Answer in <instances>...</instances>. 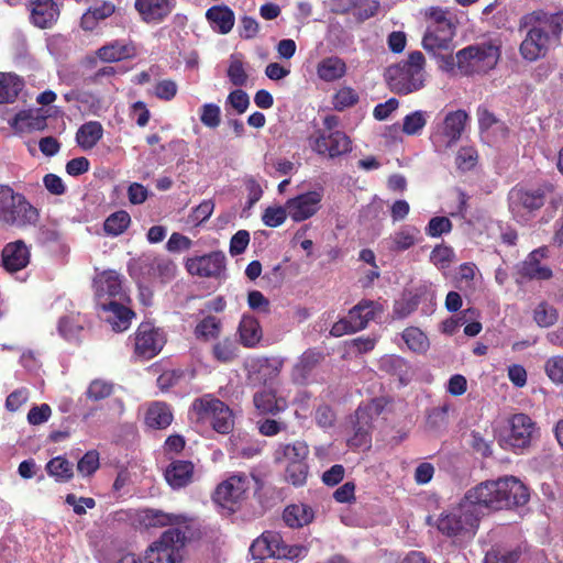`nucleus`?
I'll return each instance as SVG.
<instances>
[{"label": "nucleus", "instance_id": "1", "mask_svg": "<svg viewBox=\"0 0 563 563\" xmlns=\"http://www.w3.org/2000/svg\"><path fill=\"white\" fill-rule=\"evenodd\" d=\"M528 500V488L515 476L486 481L468 490L457 505L441 511L432 525L448 538L471 539L478 529L482 507L498 510Z\"/></svg>", "mask_w": 563, "mask_h": 563}, {"label": "nucleus", "instance_id": "2", "mask_svg": "<svg viewBox=\"0 0 563 563\" xmlns=\"http://www.w3.org/2000/svg\"><path fill=\"white\" fill-rule=\"evenodd\" d=\"M522 25L527 29V33L519 51L523 59L534 62L544 57L560 38L563 15L534 12L525 16Z\"/></svg>", "mask_w": 563, "mask_h": 563}, {"label": "nucleus", "instance_id": "3", "mask_svg": "<svg viewBox=\"0 0 563 563\" xmlns=\"http://www.w3.org/2000/svg\"><path fill=\"white\" fill-rule=\"evenodd\" d=\"M40 220V211L27 198L10 186L0 185V222L24 229L34 227Z\"/></svg>", "mask_w": 563, "mask_h": 563}, {"label": "nucleus", "instance_id": "4", "mask_svg": "<svg viewBox=\"0 0 563 563\" xmlns=\"http://www.w3.org/2000/svg\"><path fill=\"white\" fill-rule=\"evenodd\" d=\"M423 54L415 51L406 60L389 67L386 77L391 90L400 95L420 90L426 81Z\"/></svg>", "mask_w": 563, "mask_h": 563}, {"label": "nucleus", "instance_id": "5", "mask_svg": "<svg viewBox=\"0 0 563 563\" xmlns=\"http://www.w3.org/2000/svg\"><path fill=\"white\" fill-rule=\"evenodd\" d=\"M309 446L305 441L279 443L274 451V461L284 467L285 479L294 486L307 482Z\"/></svg>", "mask_w": 563, "mask_h": 563}, {"label": "nucleus", "instance_id": "6", "mask_svg": "<svg viewBox=\"0 0 563 563\" xmlns=\"http://www.w3.org/2000/svg\"><path fill=\"white\" fill-rule=\"evenodd\" d=\"M185 539V532L180 529H168L143 555L128 553L120 563H177L178 550L184 545Z\"/></svg>", "mask_w": 563, "mask_h": 563}, {"label": "nucleus", "instance_id": "7", "mask_svg": "<svg viewBox=\"0 0 563 563\" xmlns=\"http://www.w3.org/2000/svg\"><path fill=\"white\" fill-rule=\"evenodd\" d=\"M250 552L254 559L262 561L269 558L294 561L305 558L308 550L303 545L287 544L279 532L265 531L253 541Z\"/></svg>", "mask_w": 563, "mask_h": 563}, {"label": "nucleus", "instance_id": "8", "mask_svg": "<svg viewBox=\"0 0 563 563\" xmlns=\"http://www.w3.org/2000/svg\"><path fill=\"white\" fill-rule=\"evenodd\" d=\"M499 55L493 43L470 45L456 53V66L463 75L486 73L496 66Z\"/></svg>", "mask_w": 563, "mask_h": 563}, {"label": "nucleus", "instance_id": "9", "mask_svg": "<svg viewBox=\"0 0 563 563\" xmlns=\"http://www.w3.org/2000/svg\"><path fill=\"white\" fill-rule=\"evenodd\" d=\"M191 410L198 420L209 421L213 430L228 434L233 430L234 418L228 405L212 395H203L191 405Z\"/></svg>", "mask_w": 563, "mask_h": 563}, {"label": "nucleus", "instance_id": "10", "mask_svg": "<svg viewBox=\"0 0 563 563\" xmlns=\"http://www.w3.org/2000/svg\"><path fill=\"white\" fill-rule=\"evenodd\" d=\"M254 477L245 473H234L221 482L213 494V500L220 507L234 511L245 500L253 486Z\"/></svg>", "mask_w": 563, "mask_h": 563}, {"label": "nucleus", "instance_id": "11", "mask_svg": "<svg viewBox=\"0 0 563 563\" xmlns=\"http://www.w3.org/2000/svg\"><path fill=\"white\" fill-rule=\"evenodd\" d=\"M536 424L525 413H516L508 421V429L499 438V444L506 450L522 452L532 441Z\"/></svg>", "mask_w": 563, "mask_h": 563}, {"label": "nucleus", "instance_id": "12", "mask_svg": "<svg viewBox=\"0 0 563 563\" xmlns=\"http://www.w3.org/2000/svg\"><path fill=\"white\" fill-rule=\"evenodd\" d=\"M509 210L520 223H527L532 213L539 210L545 201L544 191L538 189L514 188L508 196Z\"/></svg>", "mask_w": 563, "mask_h": 563}, {"label": "nucleus", "instance_id": "13", "mask_svg": "<svg viewBox=\"0 0 563 563\" xmlns=\"http://www.w3.org/2000/svg\"><path fill=\"white\" fill-rule=\"evenodd\" d=\"M467 119L464 110L452 111L445 115L442 124L431 134V142L437 152H445L460 140Z\"/></svg>", "mask_w": 563, "mask_h": 563}, {"label": "nucleus", "instance_id": "14", "mask_svg": "<svg viewBox=\"0 0 563 563\" xmlns=\"http://www.w3.org/2000/svg\"><path fill=\"white\" fill-rule=\"evenodd\" d=\"M309 147L318 155L330 158L338 157L351 151V140L342 131L312 132L308 136Z\"/></svg>", "mask_w": 563, "mask_h": 563}, {"label": "nucleus", "instance_id": "15", "mask_svg": "<svg viewBox=\"0 0 563 563\" xmlns=\"http://www.w3.org/2000/svg\"><path fill=\"white\" fill-rule=\"evenodd\" d=\"M165 342L163 330L150 322H143L135 332L134 355L142 360H150L162 351Z\"/></svg>", "mask_w": 563, "mask_h": 563}, {"label": "nucleus", "instance_id": "16", "mask_svg": "<svg viewBox=\"0 0 563 563\" xmlns=\"http://www.w3.org/2000/svg\"><path fill=\"white\" fill-rule=\"evenodd\" d=\"M96 305L101 301H124L126 296L122 276L112 269L98 274L93 279Z\"/></svg>", "mask_w": 563, "mask_h": 563}, {"label": "nucleus", "instance_id": "17", "mask_svg": "<svg viewBox=\"0 0 563 563\" xmlns=\"http://www.w3.org/2000/svg\"><path fill=\"white\" fill-rule=\"evenodd\" d=\"M322 189L300 194L286 201L288 217L295 222H301L313 217L321 208Z\"/></svg>", "mask_w": 563, "mask_h": 563}, {"label": "nucleus", "instance_id": "18", "mask_svg": "<svg viewBox=\"0 0 563 563\" xmlns=\"http://www.w3.org/2000/svg\"><path fill=\"white\" fill-rule=\"evenodd\" d=\"M176 264L166 257H146L142 260L141 267H132V274L141 275L143 278L157 279L167 283L175 277Z\"/></svg>", "mask_w": 563, "mask_h": 563}, {"label": "nucleus", "instance_id": "19", "mask_svg": "<svg viewBox=\"0 0 563 563\" xmlns=\"http://www.w3.org/2000/svg\"><path fill=\"white\" fill-rule=\"evenodd\" d=\"M185 267L189 274L199 277H219L225 268V256L212 252L202 256L187 258Z\"/></svg>", "mask_w": 563, "mask_h": 563}, {"label": "nucleus", "instance_id": "20", "mask_svg": "<svg viewBox=\"0 0 563 563\" xmlns=\"http://www.w3.org/2000/svg\"><path fill=\"white\" fill-rule=\"evenodd\" d=\"M176 0H135L134 8L146 24L164 22L176 8Z\"/></svg>", "mask_w": 563, "mask_h": 563}, {"label": "nucleus", "instance_id": "21", "mask_svg": "<svg viewBox=\"0 0 563 563\" xmlns=\"http://www.w3.org/2000/svg\"><path fill=\"white\" fill-rule=\"evenodd\" d=\"M454 35V23H444L443 25H428L426 34L422 38V46L427 52L434 55L440 51H449L452 48Z\"/></svg>", "mask_w": 563, "mask_h": 563}, {"label": "nucleus", "instance_id": "22", "mask_svg": "<svg viewBox=\"0 0 563 563\" xmlns=\"http://www.w3.org/2000/svg\"><path fill=\"white\" fill-rule=\"evenodd\" d=\"M101 319L108 322L115 332H123L131 325L134 312L123 305V301H101L97 305Z\"/></svg>", "mask_w": 563, "mask_h": 563}, {"label": "nucleus", "instance_id": "23", "mask_svg": "<svg viewBox=\"0 0 563 563\" xmlns=\"http://www.w3.org/2000/svg\"><path fill=\"white\" fill-rule=\"evenodd\" d=\"M373 412L378 413L377 407L373 404L360 406L355 411L354 435L347 440L352 448H367L371 439L368 431L373 420Z\"/></svg>", "mask_w": 563, "mask_h": 563}, {"label": "nucleus", "instance_id": "24", "mask_svg": "<svg viewBox=\"0 0 563 563\" xmlns=\"http://www.w3.org/2000/svg\"><path fill=\"white\" fill-rule=\"evenodd\" d=\"M139 522L146 528L172 527L170 529H179V526L186 525L188 517L185 515H176L165 512L159 509L146 508L137 514Z\"/></svg>", "mask_w": 563, "mask_h": 563}, {"label": "nucleus", "instance_id": "25", "mask_svg": "<svg viewBox=\"0 0 563 563\" xmlns=\"http://www.w3.org/2000/svg\"><path fill=\"white\" fill-rule=\"evenodd\" d=\"M30 249L22 241L18 240L8 243L1 253V263L3 268L9 273L19 272L30 263Z\"/></svg>", "mask_w": 563, "mask_h": 563}, {"label": "nucleus", "instance_id": "26", "mask_svg": "<svg viewBox=\"0 0 563 563\" xmlns=\"http://www.w3.org/2000/svg\"><path fill=\"white\" fill-rule=\"evenodd\" d=\"M31 22L40 27H49L56 22L59 9L54 0H33L29 4Z\"/></svg>", "mask_w": 563, "mask_h": 563}, {"label": "nucleus", "instance_id": "27", "mask_svg": "<svg viewBox=\"0 0 563 563\" xmlns=\"http://www.w3.org/2000/svg\"><path fill=\"white\" fill-rule=\"evenodd\" d=\"M420 231L413 225H401L388 238L382 241V245L390 252L400 253L417 244Z\"/></svg>", "mask_w": 563, "mask_h": 563}, {"label": "nucleus", "instance_id": "28", "mask_svg": "<svg viewBox=\"0 0 563 563\" xmlns=\"http://www.w3.org/2000/svg\"><path fill=\"white\" fill-rule=\"evenodd\" d=\"M137 54L136 46L125 40H115L97 51V56L101 62L115 63L135 57Z\"/></svg>", "mask_w": 563, "mask_h": 563}, {"label": "nucleus", "instance_id": "29", "mask_svg": "<svg viewBox=\"0 0 563 563\" xmlns=\"http://www.w3.org/2000/svg\"><path fill=\"white\" fill-rule=\"evenodd\" d=\"M549 249L541 246L533 250L521 265V274L531 279L545 280L551 278L552 271L541 264V260L548 257Z\"/></svg>", "mask_w": 563, "mask_h": 563}, {"label": "nucleus", "instance_id": "30", "mask_svg": "<svg viewBox=\"0 0 563 563\" xmlns=\"http://www.w3.org/2000/svg\"><path fill=\"white\" fill-rule=\"evenodd\" d=\"M384 308L379 301L363 299L349 311V317L354 322V329H365L369 321L375 320Z\"/></svg>", "mask_w": 563, "mask_h": 563}, {"label": "nucleus", "instance_id": "31", "mask_svg": "<svg viewBox=\"0 0 563 563\" xmlns=\"http://www.w3.org/2000/svg\"><path fill=\"white\" fill-rule=\"evenodd\" d=\"M253 402L261 413L277 415L287 408V400L283 396H277L272 388H264L255 393Z\"/></svg>", "mask_w": 563, "mask_h": 563}, {"label": "nucleus", "instance_id": "32", "mask_svg": "<svg viewBox=\"0 0 563 563\" xmlns=\"http://www.w3.org/2000/svg\"><path fill=\"white\" fill-rule=\"evenodd\" d=\"M211 29L219 34H228L234 26V12L227 5H213L206 12Z\"/></svg>", "mask_w": 563, "mask_h": 563}, {"label": "nucleus", "instance_id": "33", "mask_svg": "<svg viewBox=\"0 0 563 563\" xmlns=\"http://www.w3.org/2000/svg\"><path fill=\"white\" fill-rule=\"evenodd\" d=\"M9 123L19 133L41 131L46 128V118L41 115L38 110H22Z\"/></svg>", "mask_w": 563, "mask_h": 563}, {"label": "nucleus", "instance_id": "34", "mask_svg": "<svg viewBox=\"0 0 563 563\" xmlns=\"http://www.w3.org/2000/svg\"><path fill=\"white\" fill-rule=\"evenodd\" d=\"M346 69V64L342 58L329 56L318 63L317 75L322 81L333 82L343 78Z\"/></svg>", "mask_w": 563, "mask_h": 563}, {"label": "nucleus", "instance_id": "35", "mask_svg": "<svg viewBox=\"0 0 563 563\" xmlns=\"http://www.w3.org/2000/svg\"><path fill=\"white\" fill-rule=\"evenodd\" d=\"M194 465L189 461H174L165 472V478L174 488L186 486L192 476Z\"/></svg>", "mask_w": 563, "mask_h": 563}, {"label": "nucleus", "instance_id": "36", "mask_svg": "<svg viewBox=\"0 0 563 563\" xmlns=\"http://www.w3.org/2000/svg\"><path fill=\"white\" fill-rule=\"evenodd\" d=\"M173 421L169 407L161 401L152 402L145 413V423L153 429L167 428Z\"/></svg>", "mask_w": 563, "mask_h": 563}, {"label": "nucleus", "instance_id": "37", "mask_svg": "<svg viewBox=\"0 0 563 563\" xmlns=\"http://www.w3.org/2000/svg\"><path fill=\"white\" fill-rule=\"evenodd\" d=\"M24 87L23 80L12 73H0V103H12Z\"/></svg>", "mask_w": 563, "mask_h": 563}, {"label": "nucleus", "instance_id": "38", "mask_svg": "<svg viewBox=\"0 0 563 563\" xmlns=\"http://www.w3.org/2000/svg\"><path fill=\"white\" fill-rule=\"evenodd\" d=\"M283 518L288 527L300 528L312 521L313 511L306 504H295L286 507Z\"/></svg>", "mask_w": 563, "mask_h": 563}, {"label": "nucleus", "instance_id": "39", "mask_svg": "<svg viewBox=\"0 0 563 563\" xmlns=\"http://www.w3.org/2000/svg\"><path fill=\"white\" fill-rule=\"evenodd\" d=\"M103 128L97 121H89L82 124L77 133V144L85 151L91 150L102 137Z\"/></svg>", "mask_w": 563, "mask_h": 563}, {"label": "nucleus", "instance_id": "40", "mask_svg": "<svg viewBox=\"0 0 563 563\" xmlns=\"http://www.w3.org/2000/svg\"><path fill=\"white\" fill-rule=\"evenodd\" d=\"M321 353L314 350L306 351L296 363L292 369V379L298 384L307 382L310 372L320 362Z\"/></svg>", "mask_w": 563, "mask_h": 563}, {"label": "nucleus", "instance_id": "41", "mask_svg": "<svg viewBox=\"0 0 563 563\" xmlns=\"http://www.w3.org/2000/svg\"><path fill=\"white\" fill-rule=\"evenodd\" d=\"M240 339L247 347L255 346L262 338V329L256 318L244 314L239 325Z\"/></svg>", "mask_w": 563, "mask_h": 563}, {"label": "nucleus", "instance_id": "42", "mask_svg": "<svg viewBox=\"0 0 563 563\" xmlns=\"http://www.w3.org/2000/svg\"><path fill=\"white\" fill-rule=\"evenodd\" d=\"M379 367L382 371L395 375L400 384L406 385L410 380V368L408 363L400 356L386 355L380 358Z\"/></svg>", "mask_w": 563, "mask_h": 563}, {"label": "nucleus", "instance_id": "43", "mask_svg": "<svg viewBox=\"0 0 563 563\" xmlns=\"http://www.w3.org/2000/svg\"><path fill=\"white\" fill-rule=\"evenodd\" d=\"M284 361L279 357H263L257 358L252 367L257 372L258 379L264 384H267L268 380L274 379L280 373Z\"/></svg>", "mask_w": 563, "mask_h": 563}, {"label": "nucleus", "instance_id": "44", "mask_svg": "<svg viewBox=\"0 0 563 563\" xmlns=\"http://www.w3.org/2000/svg\"><path fill=\"white\" fill-rule=\"evenodd\" d=\"M84 318L80 314H67L59 319L57 330L67 341H76L84 329Z\"/></svg>", "mask_w": 563, "mask_h": 563}, {"label": "nucleus", "instance_id": "45", "mask_svg": "<svg viewBox=\"0 0 563 563\" xmlns=\"http://www.w3.org/2000/svg\"><path fill=\"white\" fill-rule=\"evenodd\" d=\"M428 119V112L422 110H416L407 114L402 120V133L409 136L420 135L427 125Z\"/></svg>", "mask_w": 563, "mask_h": 563}, {"label": "nucleus", "instance_id": "46", "mask_svg": "<svg viewBox=\"0 0 563 563\" xmlns=\"http://www.w3.org/2000/svg\"><path fill=\"white\" fill-rule=\"evenodd\" d=\"M131 217L125 210L111 213L103 223V230L108 235L118 236L130 225Z\"/></svg>", "mask_w": 563, "mask_h": 563}, {"label": "nucleus", "instance_id": "47", "mask_svg": "<svg viewBox=\"0 0 563 563\" xmlns=\"http://www.w3.org/2000/svg\"><path fill=\"white\" fill-rule=\"evenodd\" d=\"M221 331V321L214 316H207L195 328L197 339L210 341L218 338Z\"/></svg>", "mask_w": 563, "mask_h": 563}, {"label": "nucleus", "instance_id": "48", "mask_svg": "<svg viewBox=\"0 0 563 563\" xmlns=\"http://www.w3.org/2000/svg\"><path fill=\"white\" fill-rule=\"evenodd\" d=\"M47 473L58 482H67L73 476V465L66 459L57 456L46 464Z\"/></svg>", "mask_w": 563, "mask_h": 563}, {"label": "nucleus", "instance_id": "49", "mask_svg": "<svg viewBox=\"0 0 563 563\" xmlns=\"http://www.w3.org/2000/svg\"><path fill=\"white\" fill-rule=\"evenodd\" d=\"M402 339L408 349L416 353L424 352L429 346L426 334L418 328H407L402 333Z\"/></svg>", "mask_w": 563, "mask_h": 563}, {"label": "nucleus", "instance_id": "50", "mask_svg": "<svg viewBox=\"0 0 563 563\" xmlns=\"http://www.w3.org/2000/svg\"><path fill=\"white\" fill-rule=\"evenodd\" d=\"M453 249L445 244L435 245L430 253V262L440 271H444L454 262Z\"/></svg>", "mask_w": 563, "mask_h": 563}, {"label": "nucleus", "instance_id": "51", "mask_svg": "<svg viewBox=\"0 0 563 563\" xmlns=\"http://www.w3.org/2000/svg\"><path fill=\"white\" fill-rule=\"evenodd\" d=\"M229 80L238 87L244 86L247 81V74L244 68V63L239 55H231L228 68Z\"/></svg>", "mask_w": 563, "mask_h": 563}, {"label": "nucleus", "instance_id": "52", "mask_svg": "<svg viewBox=\"0 0 563 563\" xmlns=\"http://www.w3.org/2000/svg\"><path fill=\"white\" fill-rule=\"evenodd\" d=\"M533 318L538 325L548 328L556 322L558 311L554 307L543 301L536 307Z\"/></svg>", "mask_w": 563, "mask_h": 563}, {"label": "nucleus", "instance_id": "53", "mask_svg": "<svg viewBox=\"0 0 563 563\" xmlns=\"http://www.w3.org/2000/svg\"><path fill=\"white\" fill-rule=\"evenodd\" d=\"M238 346L231 339H223L213 345L212 353L216 360L222 363L231 362L235 358Z\"/></svg>", "mask_w": 563, "mask_h": 563}, {"label": "nucleus", "instance_id": "54", "mask_svg": "<svg viewBox=\"0 0 563 563\" xmlns=\"http://www.w3.org/2000/svg\"><path fill=\"white\" fill-rule=\"evenodd\" d=\"M288 217V208L285 203L284 207H268L265 209L262 216V221L266 227L276 228L282 225Z\"/></svg>", "mask_w": 563, "mask_h": 563}, {"label": "nucleus", "instance_id": "55", "mask_svg": "<svg viewBox=\"0 0 563 563\" xmlns=\"http://www.w3.org/2000/svg\"><path fill=\"white\" fill-rule=\"evenodd\" d=\"M358 101V93L351 87H343L333 97L334 109L342 111Z\"/></svg>", "mask_w": 563, "mask_h": 563}, {"label": "nucleus", "instance_id": "56", "mask_svg": "<svg viewBox=\"0 0 563 563\" xmlns=\"http://www.w3.org/2000/svg\"><path fill=\"white\" fill-rule=\"evenodd\" d=\"M518 558L517 551L493 548L486 553L483 563H516Z\"/></svg>", "mask_w": 563, "mask_h": 563}, {"label": "nucleus", "instance_id": "57", "mask_svg": "<svg viewBox=\"0 0 563 563\" xmlns=\"http://www.w3.org/2000/svg\"><path fill=\"white\" fill-rule=\"evenodd\" d=\"M452 222L446 217H433L426 227V234L430 238H439L452 231Z\"/></svg>", "mask_w": 563, "mask_h": 563}, {"label": "nucleus", "instance_id": "58", "mask_svg": "<svg viewBox=\"0 0 563 563\" xmlns=\"http://www.w3.org/2000/svg\"><path fill=\"white\" fill-rule=\"evenodd\" d=\"M113 386L104 380L95 379L92 380L86 391L87 398L93 401H98L109 397L112 394Z\"/></svg>", "mask_w": 563, "mask_h": 563}, {"label": "nucleus", "instance_id": "59", "mask_svg": "<svg viewBox=\"0 0 563 563\" xmlns=\"http://www.w3.org/2000/svg\"><path fill=\"white\" fill-rule=\"evenodd\" d=\"M200 120L203 125L214 129L221 122V110L216 103H205L201 107Z\"/></svg>", "mask_w": 563, "mask_h": 563}, {"label": "nucleus", "instance_id": "60", "mask_svg": "<svg viewBox=\"0 0 563 563\" xmlns=\"http://www.w3.org/2000/svg\"><path fill=\"white\" fill-rule=\"evenodd\" d=\"M477 151L472 146L461 147L456 155V165L461 170H470L477 163Z\"/></svg>", "mask_w": 563, "mask_h": 563}, {"label": "nucleus", "instance_id": "61", "mask_svg": "<svg viewBox=\"0 0 563 563\" xmlns=\"http://www.w3.org/2000/svg\"><path fill=\"white\" fill-rule=\"evenodd\" d=\"M99 467V454L97 451H88L77 464L78 472L84 476H89Z\"/></svg>", "mask_w": 563, "mask_h": 563}, {"label": "nucleus", "instance_id": "62", "mask_svg": "<svg viewBox=\"0 0 563 563\" xmlns=\"http://www.w3.org/2000/svg\"><path fill=\"white\" fill-rule=\"evenodd\" d=\"M548 377L556 384H563V356H553L545 362Z\"/></svg>", "mask_w": 563, "mask_h": 563}, {"label": "nucleus", "instance_id": "63", "mask_svg": "<svg viewBox=\"0 0 563 563\" xmlns=\"http://www.w3.org/2000/svg\"><path fill=\"white\" fill-rule=\"evenodd\" d=\"M51 416V407L47 404H42L40 406H34L30 409L27 413V422L32 426H38L48 421Z\"/></svg>", "mask_w": 563, "mask_h": 563}, {"label": "nucleus", "instance_id": "64", "mask_svg": "<svg viewBox=\"0 0 563 563\" xmlns=\"http://www.w3.org/2000/svg\"><path fill=\"white\" fill-rule=\"evenodd\" d=\"M177 84L174 80H161L155 86V96L162 100L169 101L177 93Z\"/></svg>", "mask_w": 563, "mask_h": 563}]
</instances>
